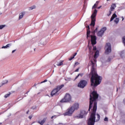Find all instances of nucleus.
Instances as JSON below:
<instances>
[{
	"mask_svg": "<svg viewBox=\"0 0 125 125\" xmlns=\"http://www.w3.org/2000/svg\"><path fill=\"white\" fill-rule=\"evenodd\" d=\"M25 12H23L20 14L19 20H21V19H22V18L24 17V15H25Z\"/></svg>",
	"mask_w": 125,
	"mask_h": 125,
	"instance_id": "obj_15",
	"label": "nucleus"
},
{
	"mask_svg": "<svg viewBox=\"0 0 125 125\" xmlns=\"http://www.w3.org/2000/svg\"><path fill=\"white\" fill-rule=\"evenodd\" d=\"M122 21H124V20H125V18H124V17H122Z\"/></svg>",
	"mask_w": 125,
	"mask_h": 125,
	"instance_id": "obj_48",
	"label": "nucleus"
},
{
	"mask_svg": "<svg viewBox=\"0 0 125 125\" xmlns=\"http://www.w3.org/2000/svg\"><path fill=\"white\" fill-rule=\"evenodd\" d=\"M1 114H2V113H1H1H0V115H1Z\"/></svg>",
	"mask_w": 125,
	"mask_h": 125,
	"instance_id": "obj_58",
	"label": "nucleus"
},
{
	"mask_svg": "<svg viewBox=\"0 0 125 125\" xmlns=\"http://www.w3.org/2000/svg\"><path fill=\"white\" fill-rule=\"evenodd\" d=\"M101 7H102V6H100L99 7H98V9H100Z\"/></svg>",
	"mask_w": 125,
	"mask_h": 125,
	"instance_id": "obj_44",
	"label": "nucleus"
},
{
	"mask_svg": "<svg viewBox=\"0 0 125 125\" xmlns=\"http://www.w3.org/2000/svg\"><path fill=\"white\" fill-rule=\"evenodd\" d=\"M98 99V94H90V104L88 111L90 112L91 108H92V104L94 103V105L90 118L88 121V125H94L95 123V115L97 110V102L95 101Z\"/></svg>",
	"mask_w": 125,
	"mask_h": 125,
	"instance_id": "obj_1",
	"label": "nucleus"
},
{
	"mask_svg": "<svg viewBox=\"0 0 125 125\" xmlns=\"http://www.w3.org/2000/svg\"><path fill=\"white\" fill-rule=\"evenodd\" d=\"M26 114H29V110L26 112Z\"/></svg>",
	"mask_w": 125,
	"mask_h": 125,
	"instance_id": "obj_52",
	"label": "nucleus"
},
{
	"mask_svg": "<svg viewBox=\"0 0 125 125\" xmlns=\"http://www.w3.org/2000/svg\"><path fill=\"white\" fill-rule=\"evenodd\" d=\"M108 62L111 61V59H110V58H109L108 59Z\"/></svg>",
	"mask_w": 125,
	"mask_h": 125,
	"instance_id": "obj_49",
	"label": "nucleus"
},
{
	"mask_svg": "<svg viewBox=\"0 0 125 125\" xmlns=\"http://www.w3.org/2000/svg\"><path fill=\"white\" fill-rule=\"evenodd\" d=\"M96 49H97L96 46H93V50L94 52L95 53L96 52Z\"/></svg>",
	"mask_w": 125,
	"mask_h": 125,
	"instance_id": "obj_33",
	"label": "nucleus"
},
{
	"mask_svg": "<svg viewBox=\"0 0 125 125\" xmlns=\"http://www.w3.org/2000/svg\"><path fill=\"white\" fill-rule=\"evenodd\" d=\"M76 55H77V53H75L74 54L73 57H75V56H76Z\"/></svg>",
	"mask_w": 125,
	"mask_h": 125,
	"instance_id": "obj_50",
	"label": "nucleus"
},
{
	"mask_svg": "<svg viewBox=\"0 0 125 125\" xmlns=\"http://www.w3.org/2000/svg\"><path fill=\"white\" fill-rule=\"evenodd\" d=\"M47 82V80H45L44 81L40 83H46Z\"/></svg>",
	"mask_w": 125,
	"mask_h": 125,
	"instance_id": "obj_36",
	"label": "nucleus"
},
{
	"mask_svg": "<svg viewBox=\"0 0 125 125\" xmlns=\"http://www.w3.org/2000/svg\"><path fill=\"white\" fill-rule=\"evenodd\" d=\"M95 18H91V22L90 23V26H93V27H94L95 26V21H96Z\"/></svg>",
	"mask_w": 125,
	"mask_h": 125,
	"instance_id": "obj_14",
	"label": "nucleus"
},
{
	"mask_svg": "<svg viewBox=\"0 0 125 125\" xmlns=\"http://www.w3.org/2000/svg\"><path fill=\"white\" fill-rule=\"evenodd\" d=\"M117 7V5H116V4H112L111 6L110 7V10L111 11H113L114 10L115 8H116V7Z\"/></svg>",
	"mask_w": 125,
	"mask_h": 125,
	"instance_id": "obj_19",
	"label": "nucleus"
},
{
	"mask_svg": "<svg viewBox=\"0 0 125 125\" xmlns=\"http://www.w3.org/2000/svg\"><path fill=\"white\" fill-rule=\"evenodd\" d=\"M79 106L80 104H79V103H75L72 106H71V107L75 111V110H79Z\"/></svg>",
	"mask_w": 125,
	"mask_h": 125,
	"instance_id": "obj_10",
	"label": "nucleus"
},
{
	"mask_svg": "<svg viewBox=\"0 0 125 125\" xmlns=\"http://www.w3.org/2000/svg\"><path fill=\"white\" fill-rule=\"evenodd\" d=\"M79 64H80V63L78 62H75V65L76 66V65H79Z\"/></svg>",
	"mask_w": 125,
	"mask_h": 125,
	"instance_id": "obj_40",
	"label": "nucleus"
},
{
	"mask_svg": "<svg viewBox=\"0 0 125 125\" xmlns=\"http://www.w3.org/2000/svg\"><path fill=\"white\" fill-rule=\"evenodd\" d=\"M106 30H107V28L106 27H103V28H102L100 31H99L97 33L98 37H102Z\"/></svg>",
	"mask_w": 125,
	"mask_h": 125,
	"instance_id": "obj_9",
	"label": "nucleus"
},
{
	"mask_svg": "<svg viewBox=\"0 0 125 125\" xmlns=\"http://www.w3.org/2000/svg\"><path fill=\"white\" fill-rule=\"evenodd\" d=\"M69 81H71V78H69Z\"/></svg>",
	"mask_w": 125,
	"mask_h": 125,
	"instance_id": "obj_57",
	"label": "nucleus"
},
{
	"mask_svg": "<svg viewBox=\"0 0 125 125\" xmlns=\"http://www.w3.org/2000/svg\"><path fill=\"white\" fill-rule=\"evenodd\" d=\"M89 57H90V55H89Z\"/></svg>",
	"mask_w": 125,
	"mask_h": 125,
	"instance_id": "obj_64",
	"label": "nucleus"
},
{
	"mask_svg": "<svg viewBox=\"0 0 125 125\" xmlns=\"http://www.w3.org/2000/svg\"><path fill=\"white\" fill-rule=\"evenodd\" d=\"M105 54L107 55L110 54L112 51V47L111 46V43L109 42L106 43L105 46Z\"/></svg>",
	"mask_w": 125,
	"mask_h": 125,
	"instance_id": "obj_5",
	"label": "nucleus"
},
{
	"mask_svg": "<svg viewBox=\"0 0 125 125\" xmlns=\"http://www.w3.org/2000/svg\"><path fill=\"white\" fill-rule=\"evenodd\" d=\"M80 76H81V77H83V74L82 73V74H79L78 75V76H76V77L75 78V80H77V78H79V77H80Z\"/></svg>",
	"mask_w": 125,
	"mask_h": 125,
	"instance_id": "obj_28",
	"label": "nucleus"
},
{
	"mask_svg": "<svg viewBox=\"0 0 125 125\" xmlns=\"http://www.w3.org/2000/svg\"><path fill=\"white\" fill-rule=\"evenodd\" d=\"M123 43H124V45L125 46V36H124L123 38Z\"/></svg>",
	"mask_w": 125,
	"mask_h": 125,
	"instance_id": "obj_34",
	"label": "nucleus"
},
{
	"mask_svg": "<svg viewBox=\"0 0 125 125\" xmlns=\"http://www.w3.org/2000/svg\"><path fill=\"white\" fill-rule=\"evenodd\" d=\"M9 95H10V93L6 94V95H5L4 98H7V97H8V96H9Z\"/></svg>",
	"mask_w": 125,
	"mask_h": 125,
	"instance_id": "obj_31",
	"label": "nucleus"
},
{
	"mask_svg": "<svg viewBox=\"0 0 125 125\" xmlns=\"http://www.w3.org/2000/svg\"><path fill=\"white\" fill-rule=\"evenodd\" d=\"M107 16H110V14L107 15Z\"/></svg>",
	"mask_w": 125,
	"mask_h": 125,
	"instance_id": "obj_55",
	"label": "nucleus"
},
{
	"mask_svg": "<svg viewBox=\"0 0 125 125\" xmlns=\"http://www.w3.org/2000/svg\"><path fill=\"white\" fill-rule=\"evenodd\" d=\"M16 51V50H14L12 51V53H14Z\"/></svg>",
	"mask_w": 125,
	"mask_h": 125,
	"instance_id": "obj_42",
	"label": "nucleus"
},
{
	"mask_svg": "<svg viewBox=\"0 0 125 125\" xmlns=\"http://www.w3.org/2000/svg\"><path fill=\"white\" fill-rule=\"evenodd\" d=\"M116 17H117V16L116 13L113 14L110 19V22H112V21H113V20H114V19H115V18H116Z\"/></svg>",
	"mask_w": 125,
	"mask_h": 125,
	"instance_id": "obj_17",
	"label": "nucleus"
},
{
	"mask_svg": "<svg viewBox=\"0 0 125 125\" xmlns=\"http://www.w3.org/2000/svg\"><path fill=\"white\" fill-rule=\"evenodd\" d=\"M96 15H97V10L95 9L92 13L91 18H95L96 17Z\"/></svg>",
	"mask_w": 125,
	"mask_h": 125,
	"instance_id": "obj_13",
	"label": "nucleus"
},
{
	"mask_svg": "<svg viewBox=\"0 0 125 125\" xmlns=\"http://www.w3.org/2000/svg\"><path fill=\"white\" fill-rule=\"evenodd\" d=\"M87 113H88V112H86L84 110H82L81 111L80 114L79 115V116H77V118L78 119H83V117H84V116H86V115H87Z\"/></svg>",
	"mask_w": 125,
	"mask_h": 125,
	"instance_id": "obj_8",
	"label": "nucleus"
},
{
	"mask_svg": "<svg viewBox=\"0 0 125 125\" xmlns=\"http://www.w3.org/2000/svg\"><path fill=\"white\" fill-rule=\"evenodd\" d=\"M63 62H64L63 61H61L60 63L57 64V66H62L63 65Z\"/></svg>",
	"mask_w": 125,
	"mask_h": 125,
	"instance_id": "obj_23",
	"label": "nucleus"
},
{
	"mask_svg": "<svg viewBox=\"0 0 125 125\" xmlns=\"http://www.w3.org/2000/svg\"><path fill=\"white\" fill-rule=\"evenodd\" d=\"M45 121H46V118H45L43 119V120L42 121H41V122H39V123L41 125H42L45 123Z\"/></svg>",
	"mask_w": 125,
	"mask_h": 125,
	"instance_id": "obj_20",
	"label": "nucleus"
},
{
	"mask_svg": "<svg viewBox=\"0 0 125 125\" xmlns=\"http://www.w3.org/2000/svg\"><path fill=\"white\" fill-rule=\"evenodd\" d=\"M104 122H108V118L105 117L104 119Z\"/></svg>",
	"mask_w": 125,
	"mask_h": 125,
	"instance_id": "obj_37",
	"label": "nucleus"
},
{
	"mask_svg": "<svg viewBox=\"0 0 125 125\" xmlns=\"http://www.w3.org/2000/svg\"><path fill=\"white\" fill-rule=\"evenodd\" d=\"M120 56L122 57V58H125V52L122 51L120 53Z\"/></svg>",
	"mask_w": 125,
	"mask_h": 125,
	"instance_id": "obj_21",
	"label": "nucleus"
},
{
	"mask_svg": "<svg viewBox=\"0 0 125 125\" xmlns=\"http://www.w3.org/2000/svg\"><path fill=\"white\" fill-rule=\"evenodd\" d=\"M74 112L75 111L73 109V107H70L66 110V112L63 113V115L64 116H72Z\"/></svg>",
	"mask_w": 125,
	"mask_h": 125,
	"instance_id": "obj_7",
	"label": "nucleus"
},
{
	"mask_svg": "<svg viewBox=\"0 0 125 125\" xmlns=\"http://www.w3.org/2000/svg\"><path fill=\"white\" fill-rule=\"evenodd\" d=\"M34 50H36V49H35V48L34 49Z\"/></svg>",
	"mask_w": 125,
	"mask_h": 125,
	"instance_id": "obj_63",
	"label": "nucleus"
},
{
	"mask_svg": "<svg viewBox=\"0 0 125 125\" xmlns=\"http://www.w3.org/2000/svg\"><path fill=\"white\" fill-rule=\"evenodd\" d=\"M2 85H3V84H2V83L0 84V87L2 86Z\"/></svg>",
	"mask_w": 125,
	"mask_h": 125,
	"instance_id": "obj_47",
	"label": "nucleus"
},
{
	"mask_svg": "<svg viewBox=\"0 0 125 125\" xmlns=\"http://www.w3.org/2000/svg\"><path fill=\"white\" fill-rule=\"evenodd\" d=\"M54 117H56V116H53L51 117V119H53L54 118Z\"/></svg>",
	"mask_w": 125,
	"mask_h": 125,
	"instance_id": "obj_46",
	"label": "nucleus"
},
{
	"mask_svg": "<svg viewBox=\"0 0 125 125\" xmlns=\"http://www.w3.org/2000/svg\"><path fill=\"white\" fill-rule=\"evenodd\" d=\"M112 11H112V10H109V15H111V14H112Z\"/></svg>",
	"mask_w": 125,
	"mask_h": 125,
	"instance_id": "obj_39",
	"label": "nucleus"
},
{
	"mask_svg": "<svg viewBox=\"0 0 125 125\" xmlns=\"http://www.w3.org/2000/svg\"><path fill=\"white\" fill-rule=\"evenodd\" d=\"M28 92H29V91L27 92L26 93V94H28Z\"/></svg>",
	"mask_w": 125,
	"mask_h": 125,
	"instance_id": "obj_54",
	"label": "nucleus"
},
{
	"mask_svg": "<svg viewBox=\"0 0 125 125\" xmlns=\"http://www.w3.org/2000/svg\"><path fill=\"white\" fill-rule=\"evenodd\" d=\"M8 83V81L4 80V81H2V84H3V85H4V84H6V83Z\"/></svg>",
	"mask_w": 125,
	"mask_h": 125,
	"instance_id": "obj_27",
	"label": "nucleus"
},
{
	"mask_svg": "<svg viewBox=\"0 0 125 125\" xmlns=\"http://www.w3.org/2000/svg\"><path fill=\"white\" fill-rule=\"evenodd\" d=\"M117 91H118V88H117Z\"/></svg>",
	"mask_w": 125,
	"mask_h": 125,
	"instance_id": "obj_61",
	"label": "nucleus"
},
{
	"mask_svg": "<svg viewBox=\"0 0 125 125\" xmlns=\"http://www.w3.org/2000/svg\"><path fill=\"white\" fill-rule=\"evenodd\" d=\"M63 0H58L59 1L61 2Z\"/></svg>",
	"mask_w": 125,
	"mask_h": 125,
	"instance_id": "obj_51",
	"label": "nucleus"
},
{
	"mask_svg": "<svg viewBox=\"0 0 125 125\" xmlns=\"http://www.w3.org/2000/svg\"><path fill=\"white\" fill-rule=\"evenodd\" d=\"M72 100V97L69 93L65 95L64 98L60 101L61 103H65L66 102H70Z\"/></svg>",
	"mask_w": 125,
	"mask_h": 125,
	"instance_id": "obj_4",
	"label": "nucleus"
},
{
	"mask_svg": "<svg viewBox=\"0 0 125 125\" xmlns=\"http://www.w3.org/2000/svg\"><path fill=\"white\" fill-rule=\"evenodd\" d=\"M58 125H63L62 123H59Z\"/></svg>",
	"mask_w": 125,
	"mask_h": 125,
	"instance_id": "obj_45",
	"label": "nucleus"
},
{
	"mask_svg": "<svg viewBox=\"0 0 125 125\" xmlns=\"http://www.w3.org/2000/svg\"><path fill=\"white\" fill-rule=\"evenodd\" d=\"M97 119L96 120V122H98L99 120H100V115L99 114H97Z\"/></svg>",
	"mask_w": 125,
	"mask_h": 125,
	"instance_id": "obj_24",
	"label": "nucleus"
},
{
	"mask_svg": "<svg viewBox=\"0 0 125 125\" xmlns=\"http://www.w3.org/2000/svg\"><path fill=\"white\" fill-rule=\"evenodd\" d=\"M114 21L115 23H116V24H118V23H119V18H116L114 20Z\"/></svg>",
	"mask_w": 125,
	"mask_h": 125,
	"instance_id": "obj_26",
	"label": "nucleus"
},
{
	"mask_svg": "<svg viewBox=\"0 0 125 125\" xmlns=\"http://www.w3.org/2000/svg\"><path fill=\"white\" fill-rule=\"evenodd\" d=\"M99 3V1H97L96 3H95L93 6L92 9H94V8H97V6H98Z\"/></svg>",
	"mask_w": 125,
	"mask_h": 125,
	"instance_id": "obj_18",
	"label": "nucleus"
},
{
	"mask_svg": "<svg viewBox=\"0 0 125 125\" xmlns=\"http://www.w3.org/2000/svg\"><path fill=\"white\" fill-rule=\"evenodd\" d=\"M98 29V26L97 27H96V28L95 29V30L92 32V34L93 35H95V33H96L97 32V30Z\"/></svg>",
	"mask_w": 125,
	"mask_h": 125,
	"instance_id": "obj_29",
	"label": "nucleus"
},
{
	"mask_svg": "<svg viewBox=\"0 0 125 125\" xmlns=\"http://www.w3.org/2000/svg\"><path fill=\"white\" fill-rule=\"evenodd\" d=\"M59 91V90H58L57 88L54 89L51 92V96H53L54 95H55L57 92Z\"/></svg>",
	"mask_w": 125,
	"mask_h": 125,
	"instance_id": "obj_12",
	"label": "nucleus"
},
{
	"mask_svg": "<svg viewBox=\"0 0 125 125\" xmlns=\"http://www.w3.org/2000/svg\"><path fill=\"white\" fill-rule=\"evenodd\" d=\"M32 118H33V116H30L29 117V119L30 120H31V119H32Z\"/></svg>",
	"mask_w": 125,
	"mask_h": 125,
	"instance_id": "obj_43",
	"label": "nucleus"
},
{
	"mask_svg": "<svg viewBox=\"0 0 125 125\" xmlns=\"http://www.w3.org/2000/svg\"><path fill=\"white\" fill-rule=\"evenodd\" d=\"M26 96H27V95H24V97H26Z\"/></svg>",
	"mask_w": 125,
	"mask_h": 125,
	"instance_id": "obj_59",
	"label": "nucleus"
},
{
	"mask_svg": "<svg viewBox=\"0 0 125 125\" xmlns=\"http://www.w3.org/2000/svg\"><path fill=\"white\" fill-rule=\"evenodd\" d=\"M0 125H2V123H0Z\"/></svg>",
	"mask_w": 125,
	"mask_h": 125,
	"instance_id": "obj_56",
	"label": "nucleus"
},
{
	"mask_svg": "<svg viewBox=\"0 0 125 125\" xmlns=\"http://www.w3.org/2000/svg\"><path fill=\"white\" fill-rule=\"evenodd\" d=\"M89 53L91 55H92V54H93V52H91V49H90V48H89Z\"/></svg>",
	"mask_w": 125,
	"mask_h": 125,
	"instance_id": "obj_32",
	"label": "nucleus"
},
{
	"mask_svg": "<svg viewBox=\"0 0 125 125\" xmlns=\"http://www.w3.org/2000/svg\"><path fill=\"white\" fill-rule=\"evenodd\" d=\"M98 56H99V51L97 50L95 52V53L94 55V62H96L97 60L96 59L98 58Z\"/></svg>",
	"mask_w": 125,
	"mask_h": 125,
	"instance_id": "obj_11",
	"label": "nucleus"
},
{
	"mask_svg": "<svg viewBox=\"0 0 125 125\" xmlns=\"http://www.w3.org/2000/svg\"><path fill=\"white\" fill-rule=\"evenodd\" d=\"M11 45H12V44L11 43H8L7 44L6 46H3L1 48H9V47H10V46H11Z\"/></svg>",
	"mask_w": 125,
	"mask_h": 125,
	"instance_id": "obj_16",
	"label": "nucleus"
},
{
	"mask_svg": "<svg viewBox=\"0 0 125 125\" xmlns=\"http://www.w3.org/2000/svg\"><path fill=\"white\" fill-rule=\"evenodd\" d=\"M87 30H90V27H89V25H87L86 27Z\"/></svg>",
	"mask_w": 125,
	"mask_h": 125,
	"instance_id": "obj_38",
	"label": "nucleus"
},
{
	"mask_svg": "<svg viewBox=\"0 0 125 125\" xmlns=\"http://www.w3.org/2000/svg\"><path fill=\"white\" fill-rule=\"evenodd\" d=\"M109 0H106L107 1H109Z\"/></svg>",
	"mask_w": 125,
	"mask_h": 125,
	"instance_id": "obj_60",
	"label": "nucleus"
},
{
	"mask_svg": "<svg viewBox=\"0 0 125 125\" xmlns=\"http://www.w3.org/2000/svg\"><path fill=\"white\" fill-rule=\"evenodd\" d=\"M91 64H92L91 72L90 73V76H91V86H92V89L94 90V88L101 83L102 77L99 76L98 74H97V72L95 70V63L91 61Z\"/></svg>",
	"mask_w": 125,
	"mask_h": 125,
	"instance_id": "obj_2",
	"label": "nucleus"
},
{
	"mask_svg": "<svg viewBox=\"0 0 125 125\" xmlns=\"http://www.w3.org/2000/svg\"><path fill=\"white\" fill-rule=\"evenodd\" d=\"M63 87H64V84H62L60 86H58L57 87V88L58 89V90L59 91L60 90V89H61L62 88H63Z\"/></svg>",
	"mask_w": 125,
	"mask_h": 125,
	"instance_id": "obj_22",
	"label": "nucleus"
},
{
	"mask_svg": "<svg viewBox=\"0 0 125 125\" xmlns=\"http://www.w3.org/2000/svg\"><path fill=\"white\" fill-rule=\"evenodd\" d=\"M5 27V25H0V30H2L3 28Z\"/></svg>",
	"mask_w": 125,
	"mask_h": 125,
	"instance_id": "obj_30",
	"label": "nucleus"
},
{
	"mask_svg": "<svg viewBox=\"0 0 125 125\" xmlns=\"http://www.w3.org/2000/svg\"><path fill=\"white\" fill-rule=\"evenodd\" d=\"M37 85V84H34V86H36Z\"/></svg>",
	"mask_w": 125,
	"mask_h": 125,
	"instance_id": "obj_53",
	"label": "nucleus"
},
{
	"mask_svg": "<svg viewBox=\"0 0 125 125\" xmlns=\"http://www.w3.org/2000/svg\"><path fill=\"white\" fill-rule=\"evenodd\" d=\"M79 68H77L75 72H79Z\"/></svg>",
	"mask_w": 125,
	"mask_h": 125,
	"instance_id": "obj_41",
	"label": "nucleus"
},
{
	"mask_svg": "<svg viewBox=\"0 0 125 125\" xmlns=\"http://www.w3.org/2000/svg\"><path fill=\"white\" fill-rule=\"evenodd\" d=\"M86 36H87L86 38H87V40H88V42H90V39L91 38V42L92 46L95 45V44H96V43H97L96 40L97 38H96V36H95L94 35H90V30H87Z\"/></svg>",
	"mask_w": 125,
	"mask_h": 125,
	"instance_id": "obj_3",
	"label": "nucleus"
},
{
	"mask_svg": "<svg viewBox=\"0 0 125 125\" xmlns=\"http://www.w3.org/2000/svg\"><path fill=\"white\" fill-rule=\"evenodd\" d=\"M74 58H74V57H73V56L72 57H70V58H69V61H71V60H73V59H74Z\"/></svg>",
	"mask_w": 125,
	"mask_h": 125,
	"instance_id": "obj_35",
	"label": "nucleus"
},
{
	"mask_svg": "<svg viewBox=\"0 0 125 125\" xmlns=\"http://www.w3.org/2000/svg\"><path fill=\"white\" fill-rule=\"evenodd\" d=\"M54 66H55V67H56V65H54Z\"/></svg>",
	"mask_w": 125,
	"mask_h": 125,
	"instance_id": "obj_62",
	"label": "nucleus"
},
{
	"mask_svg": "<svg viewBox=\"0 0 125 125\" xmlns=\"http://www.w3.org/2000/svg\"><path fill=\"white\" fill-rule=\"evenodd\" d=\"M36 8V5H33L29 8V10H33V9H35Z\"/></svg>",
	"mask_w": 125,
	"mask_h": 125,
	"instance_id": "obj_25",
	"label": "nucleus"
},
{
	"mask_svg": "<svg viewBox=\"0 0 125 125\" xmlns=\"http://www.w3.org/2000/svg\"><path fill=\"white\" fill-rule=\"evenodd\" d=\"M87 84V81L86 80H81L78 84V87L80 88H84Z\"/></svg>",
	"mask_w": 125,
	"mask_h": 125,
	"instance_id": "obj_6",
	"label": "nucleus"
}]
</instances>
